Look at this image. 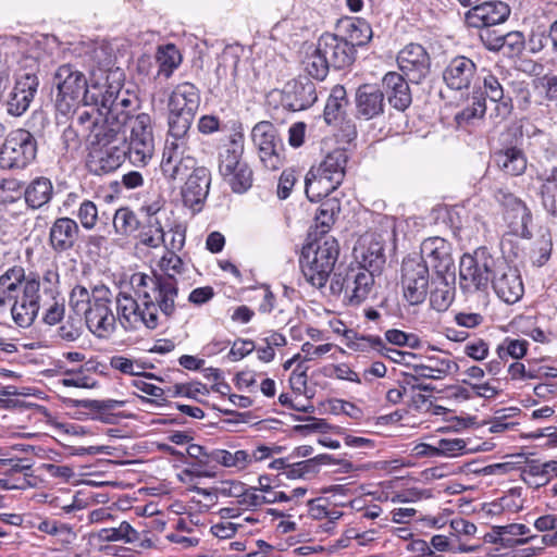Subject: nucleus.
Returning a JSON list of instances; mask_svg holds the SVG:
<instances>
[{
    "label": "nucleus",
    "mask_w": 557,
    "mask_h": 557,
    "mask_svg": "<svg viewBox=\"0 0 557 557\" xmlns=\"http://www.w3.org/2000/svg\"><path fill=\"white\" fill-rule=\"evenodd\" d=\"M318 472V469H314V461L307 459L299 462L289 463L286 472V478L290 480L305 479L310 474H314Z\"/></svg>",
    "instance_id": "60"
},
{
    "label": "nucleus",
    "mask_w": 557,
    "mask_h": 557,
    "mask_svg": "<svg viewBox=\"0 0 557 557\" xmlns=\"http://www.w3.org/2000/svg\"><path fill=\"white\" fill-rule=\"evenodd\" d=\"M287 499V493L278 491L273 493H267V495H261L257 493L256 487H249L248 494H246L240 502V506L248 508H257L262 506L263 504H274L281 500Z\"/></svg>",
    "instance_id": "45"
},
{
    "label": "nucleus",
    "mask_w": 557,
    "mask_h": 557,
    "mask_svg": "<svg viewBox=\"0 0 557 557\" xmlns=\"http://www.w3.org/2000/svg\"><path fill=\"white\" fill-rule=\"evenodd\" d=\"M385 339L395 346H408L417 348L420 345L419 338L414 334H408L397 329H391L385 332Z\"/></svg>",
    "instance_id": "58"
},
{
    "label": "nucleus",
    "mask_w": 557,
    "mask_h": 557,
    "mask_svg": "<svg viewBox=\"0 0 557 557\" xmlns=\"http://www.w3.org/2000/svg\"><path fill=\"white\" fill-rule=\"evenodd\" d=\"M244 152V136L236 133L231 136L228 143L219 153V172L224 177L232 174L239 164H244L242 156Z\"/></svg>",
    "instance_id": "29"
},
{
    "label": "nucleus",
    "mask_w": 557,
    "mask_h": 557,
    "mask_svg": "<svg viewBox=\"0 0 557 557\" xmlns=\"http://www.w3.org/2000/svg\"><path fill=\"white\" fill-rule=\"evenodd\" d=\"M441 282L430 294V304L436 311H445L454 300V288L447 282L446 275L438 276Z\"/></svg>",
    "instance_id": "44"
},
{
    "label": "nucleus",
    "mask_w": 557,
    "mask_h": 557,
    "mask_svg": "<svg viewBox=\"0 0 557 557\" xmlns=\"http://www.w3.org/2000/svg\"><path fill=\"white\" fill-rule=\"evenodd\" d=\"M234 193H244L252 185V171L245 162L230 175L224 176Z\"/></svg>",
    "instance_id": "47"
},
{
    "label": "nucleus",
    "mask_w": 557,
    "mask_h": 557,
    "mask_svg": "<svg viewBox=\"0 0 557 557\" xmlns=\"http://www.w3.org/2000/svg\"><path fill=\"white\" fill-rule=\"evenodd\" d=\"M428 263L419 257H408L401 263L400 286L404 300L410 306L423 304L430 292Z\"/></svg>",
    "instance_id": "9"
},
{
    "label": "nucleus",
    "mask_w": 557,
    "mask_h": 557,
    "mask_svg": "<svg viewBox=\"0 0 557 557\" xmlns=\"http://www.w3.org/2000/svg\"><path fill=\"white\" fill-rule=\"evenodd\" d=\"M467 443L462 438H443L440 440L436 449H437V457L444 456V457H457L459 455H462L466 449Z\"/></svg>",
    "instance_id": "57"
},
{
    "label": "nucleus",
    "mask_w": 557,
    "mask_h": 557,
    "mask_svg": "<svg viewBox=\"0 0 557 557\" xmlns=\"http://www.w3.org/2000/svg\"><path fill=\"white\" fill-rule=\"evenodd\" d=\"M157 61L159 63V75L169 78L181 64L182 57L176 47L170 44L158 49Z\"/></svg>",
    "instance_id": "42"
},
{
    "label": "nucleus",
    "mask_w": 557,
    "mask_h": 557,
    "mask_svg": "<svg viewBox=\"0 0 557 557\" xmlns=\"http://www.w3.org/2000/svg\"><path fill=\"white\" fill-rule=\"evenodd\" d=\"M495 198L502 206L516 212V215L520 216L522 221L529 216L527 206L512 194L500 189L495 194Z\"/></svg>",
    "instance_id": "55"
},
{
    "label": "nucleus",
    "mask_w": 557,
    "mask_h": 557,
    "mask_svg": "<svg viewBox=\"0 0 557 557\" xmlns=\"http://www.w3.org/2000/svg\"><path fill=\"white\" fill-rule=\"evenodd\" d=\"M77 219L85 230H92L98 221L97 206L90 200H84L77 210Z\"/></svg>",
    "instance_id": "56"
},
{
    "label": "nucleus",
    "mask_w": 557,
    "mask_h": 557,
    "mask_svg": "<svg viewBox=\"0 0 557 557\" xmlns=\"http://www.w3.org/2000/svg\"><path fill=\"white\" fill-rule=\"evenodd\" d=\"M78 112L77 123L88 132L91 164L96 173H110L127 158L146 166L154 152L152 119L140 112L139 99L128 90L108 86L98 92V104Z\"/></svg>",
    "instance_id": "1"
},
{
    "label": "nucleus",
    "mask_w": 557,
    "mask_h": 557,
    "mask_svg": "<svg viewBox=\"0 0 557 557\" xmlns=\"http://www.w3.org/2000/svg\"><path fill=\"white\" fill-rule=\"evenodd\" d=\"M348 347L356 351H370L379 352V349L384 348V341L375 335H355L349 339Z\"/></svg>",
    "instance_id": "54"
},
{
    "label": "nucleus",
    "mask_w": 557,
    "mask_h": 557,
    "mask_svg": "<svg viewBox=\"0 0 557 557\" xmlns=\"http://www.w3.org/2000/svg\"><path fill=\"white\" fill-rule=\"evenodd\" d=\"M397 63L409 82L419 84L430 72V57L418 44L407 45L397 55Z\"/></svg>",
    "instance_id": "16"
},
{
    "label": "nucleus",
    "mask_w": 557,
    "mask_h": 557,
    "mask_svg": "<svg viewBox=\"0 0 557 557\" xmlns=\"http://www.w3.org/2000/svg\"><path fill=\"white\" fill-rule=\"evenodd\" d=\"M347 301L350 306L362 304L374 287V273L362 268H349L346 271Z\"/></svg>",
    "instance_id": "22"
},
{
    "label": "nucleus",
    "mask_w": 557,
    "mask_h": 557,
    "mask_svg": "<svg viewBox=\"0 0 557 557\" xmlns=\"http://www.w3.org/2000/svg\"><path fill=\"white\" fill-rule=\"evenodd\" d=\"M199 106L200 91L189 82L176 85L169 97L168 108L172 111L196 115Z\"/></svg>",
    "instance_id": "26"
},
{
    "label": "nucleus",
    "mask_w": 557,
    "mask_h": 557,
    "mask_svg": "<svg viewBox=\"0 0 557 557\" xmlns=\"http://www.w3.org/2000/svg\"><path fill=\"white\" fill-rule=\"evenodd\" d=\"M296 181L297 177L294 170L288 169L282 172L277 184V196L280 199L289 197Z\"/></svg>",
    "instance_id": "64"
},
{
    "label": "nucleus",
    "mask_w": 557,
    "mask_h": 557,
    "mask_svg": "<svg viewBox=\"0 0 557 557\" xmlns=\"http://www.w3.org/2000/svg\"><path fill=\"white\" fill-rule=\"evenodd\" d=\"M348 106L346 89L342 85L332 88L324 108V119L327 123L337 120Z\"/></svg>",
    "instance_id": "41"
},
{
    "label": "nucleus",
    "mask_w": 557,
    "mask_h": 557,
    "mask_svg": "<svg viewBox=\"0 0 557 557\" xmlns=\"http://www.w3.org/2000/svg\"><path fill=\"white\" fill-rule=\"evenodd\" d=\"M39 290L40 281L36 275H26L25 269L18 264L8 268L0 275V311L10 308L17 326H30L40 309Z\"/></svg>",
    "instance_id": "3"
},
{
    "label": "nucleus",
    "mask_w": 557,
    "mask_h": 557,
    "mask_svg": "<svg viewBox=\"0 0 557 557\" xmlns=\"http://www.w3.org/2000/svg\"><path fill=\"white\" fill-rule=\"evenodd\" d=\"M492 285L497 296L506 304H516L524 293L518 270L504 261L497 263Z\"/></svg>",
    "instance_id": "15"
},
{
    "label": "nucleus",
    "mask_w": 557,
    "mask_h": 557,
    "mask_svg": "<svg viewBox=\"0 0 557 557\" xmlns=\"http://www.w3.org/2000/svg\"><path fill=\"white\" fill-rule=\"evenodd\" d=\"M318 99L315 84L308 77H299L288 83L284 90V106L292 111L311 107Z\"/></svg>",
    "instance_id": "20"
},
{
    "label": "nucleus",
    "mask_w": 557,
    "mask_h": 557,
    "mask_svg": "<svg viewBox=\"0 0 557 557\" xmlns=\"http://www.w3.org/2000/svg\"><path fill=\"white\" fill-rule=\"evenodd\" d=\"M482 88L485 97L496 103V116L502 120L507 119L512 111V100L509 96L505 95V89L499 78L491 72H486L482 76Z\"/></svg>",
    "instance_id": "28"
},
{
    "label": "nucleus",
    "mask_w": 557,
    "mask_h": 557,
    "mask_svg": "<svg viewBox=\"0 0 557 557\" xmlns=\"http://www.w3.org/2000/svg\"><path fill=\"white\" fill-rule=\"evenodd\" d=\"M493 160L497 168L511 176L523 174L528 166V160L518 147H507L494 152Z\"/></svg>",
    "instance_id": "31"
},
{
    "label": "nucleus",
    "mask_w": 557,
    "mask_h": 557,
    "mask_svg": "<svg viewBox=\"0 0 557 557\" xmlns=\"http://www.w3.org/2000/svg\"><path fill=\"white\" fill-rule=\"evenodd\" d=\"M408 78L396 72H388L383 77V87L387 100L396 110L405 111L412 101Z\"/></svg>",
    "instance_id": "25"
},
{
    "label": "nucleus",
    "mask_w": 557,
    "mask_h": 557,
    "mask_svg": "<svg viewBox=\"0 0 557 557\" xmlns=\"http://www.w3.org/2000/svg\"><path fill=\"white\" fill-rule=\"evenodd\" d=\"M99 542H123L136 544L139 540V532L127 521H122L117 527L103 528L94 534Z\"/></svg>",
    "instance_id": "39"
},
{
    "label": "nucleus",
    "mask_w": 557,
    "mask_h": 557,
    "mask_svg": "<svg viewBox=\"0 0 557 557\" xmlns=\"http://www.w3.org/2000/svg\"><path fill=\"white\" fill-rule=\"evenodd\" d=\"M476 71L475 63L463 55L450 60L443 72V78L450 89H467L471 85Z\"/></svg>",
    "instance_id": "23"
},
{
    "label": "nucleus",
    "mask_w": 557,
    "mask_h": 557,
    "mask_svg": "<svg viewBox=\"0 0 557 557\" xmlns=\"http://www.w3.org/2000/svg\"><path fill=\"white\" fill-rule=\"evenodd\" d=\"M37 154V140L27 129L16 128L4 138L0 148V168L3 170L24 169Z\"/></svg>",
    "instance_id": "8"
},
{
    "label": "nucleus",
    "mask_w": 557,
    "mask_h": 557,
    "mask_svg": "<svg viewBox=\"0 0 557 557\" xmlns=\"http://www.w3.org/2000/svg\"><path fill=\"white\" fill-rule=\"evenodd\" d=\"M211 183L210 171L205 166H196L187 177L182 189L184 205L194 210L206 200Z\"/></svg>",
    "instance_id": "19"
},
{
    "label": "nucleus",
    "mask_w": 557,
    "mask_h": 557,
    "mask_svg": "<svg viewBox=\"0 0 557 557\" xmlns=\"http://www.w3.org/2000/svg\"><path fill=\"white\" fill-rule=\"evenodd\" d=\"M251 138L263 165L269 170H277L282 165V143L274 125L267 121L259 122L252 128Z\"/></svg>",
    "instance_id": "12"
},
{
    "label": "nucleus",
    "mask_w": 557,
    "mask_h": 557,
    "mask_svg": "<svg viewBox=\"0 0 557 557\" xmlns=\"http://www.w3.org/2000/svg\"><path fill=\"white\" fill-rule=\"evenodd\" d=\"M319 51L335 70L345 69L355 61V49L348 40L334 34H323L317 42Z\"/></svg>",
    "instance_id": "17"
},
{
    "label": "nucleus",
    "mask_w": 557,
    "mask_h": 557,
    "mask_svg": "<svg viewBox=\"0 0 557 557\" xmlns=\"http://www.w3.org/2000/svg\"><path fill=\"white\" fill-rule=\"evenodd\" d=\"M42 284L45 295L51 300H54L59 286V272L55 265L45 271L42 275Z\"/></svg>",
    "instance_id": "62"
},
{
    "label": "nucleus",
    "mask_w": 557,
    "mask_h": 557,
    "mask_svg": "<svg viewBox=\"0 0 557 557\" xmlns=\"http://www.w3.org/2000/svg\"><path fill=\"white\" fill-rule=\"evenodd\" d=\"M79 227L75 220L62 216L54 220L49 231V245L62 253L73 249L78 240Z\"/></svg>",
    "instance_id": "21"
},
{
    "label": "nucleus",
    "mask_w": 557,
    "mask_h": 557,
    "mask_svg": "<svg viewBox=\"0 0 557 557\" xmlns=\"http://www.w3.org/2000/svg\"><path fill=\"white\" fill-rule=\"evenodd\" d=\"M113 226L117 233L127 235L138 228V220L133 211L121 208L115 212Z\"/></svg>",
    "instance_id": "51"
},
{
    "label": "nucleus",
    "mask_w": 557,
    "mask_h": 557,
    "mask_svg": "<svg viewBox=\"0 0 557 557\" xmlns=\"http://www.w3.org/2000/svg\"><path fill=\"white\" fill-rule=\"evenodd\" d=\"M528 346L529 343L524 339L505 338L504 342L498 345L497 354L500 360H506L508 357L521 359L525 356Z\"/></svg>",
    "instance_id": "48"
},
{
    "label": "nucleus",
    "mask_w": 557,
    "mask_h": 557,
    "mask_svg": "<svg viewBox=\"0 0 557 557\" xmlns=\"http://www.w3.org/2000/svg\"><path fill=\"white\" fill-rule=\"evenodd\" d=\"M196 166L197 160L191 156L189 145H185L183 141H165L160 169L169 182L182 180L188 171Z\"/></svg>",
    "instance_id": "11"
},
{
    "label": "nucleus",
    "mask_w": 557,
    "mask_h": 557,
    "mask_svg": "<svg viewBox=\"0 0 557 557\" xmlns=\"http://www.w3.org/2000/svg\"><path fill=\"white\" fill-rule=\"evenodd\" d=\"M60 383L66 387L78 388H94L97 385V382L90 375H87L83 368L77 371H65L64 377L60 381Z\"/></svg>",
    "instance_id": "53"
},
{
    "label": "nucleus",
    "mask_w": 557,
    "mask_h": 557,
    "mask_svg": "<svg viewBox=\"0 0 557 557\" xmlns=\"http://www.w3.org/2000/svg\"><path fill=\"white\" fill-rule=\"evenodd\" d=\"M84 408L90 409L96 412L95 419L107 424L117 422L119 416L113 413L112 410L124 406V401L115 399L107 400H82L78 401Z\"/></svg>",
    "instance_id": "40"
},
{
    "label": "nucleus",
    "mask_w": 557,
    "mask_h": 557,
    "mask_svg": "<svg viewBox=\"0 0 557 557\" xmlns=\"http://www.w3.org/2000/svg\"><path fill=\"white\" fill-rule=\"evenodd\" d=\"M302 63L305 71L318 81H323L331 69L325 58L322 57V51H319L318 45L310 53H307Z\"/></svg>",
    "instance_id": "43"
},
{
    "label": "nucleus",
    "mask_w": 557,
    "mask_h": 557,
    "mask_svg": "<svg viewBox=\"0 0 557 557\" xmlns=\"http://www.w3.org/2000/svg\"><path fill=\"white\" fill-rule=\"evenodd\" d=\"M523 480L535 487L546 485L554 475H557V461L544 463L531 462L522 471Z\"/></svg>",
    "instance_id": "38"
},
{
    "label": "nucleus",
    "mask_w": 557,
    "mask_h": 557,
    "mask_svg": "<svg viewBox=\"0 0 557 557\" xmlns=\"http://www.w3.org/2000/svg\"><path fill=\"white\" fill-rule=\"evenodd\" d=\"M195 115L178 111L169 110L168 115V135L165 141L181 143L189 145V131Z\"/></svg>",
    "instance_id": "35"
},
{
    "label": "nucleus",
    "mask_w": 557,
    "mask_h": 557,
    "mask_svg": "<svg viewBox=\"0 0 557 557\" xmlns=\"http://www.w3.org/2000/svg\"><path fill=\"white\" fill-rule=\"evenodd\" d=\"M355 256L359 263L358 268L367 269V271L379 272L385 263L384 248L380 240L367 237L359 240L358 247L355 248Z\"/></svg>",
    "instance_id": "27"
},
{
    "label": "nucleus",
    "mask_w": 557,
    "mask_h": 557,
    "mask_svg": "<svg viewBox=\"0 0 557 557\" xmlns=\"http://www.w3.org/2000/svg\"><path fill=\"white\" fill-rule=\"evenodd\" d=\"M53 195V185L47 177L34 178L24 190L26 205L33 209H40L51 200Z\"/></svg>",
    "instance_id": "34"
},
{
    "label": "nucleus",
    "mask_w": 557,
    "mask_h": 557,
    "mask_svg": "<svg viewBox=\"0 0 557 557\" xmlns=\"http://www.w3.org/2000/svg\"><path fill=\"white\" fill-rule=\"evenodd\" d=\"M94 298V288L89 293L84 286H75L70 294V306L76 314L86 315L88 307H91V299Z\"/></svg>",
    "instance_id": "50"
},
{
    "label": "nucleus",
    "mask_w": 557,
    "mask_h": 557,
    "mask_svg": "<svg viewBox=\"0 0 557 557\" xmlns=\"http://www.w3.org/2000/svg\"><path fill=\"white\" fill-rule=\"evenodd\" d=\"M338 255L339 246L334 237H326L304 247L299 264L305 280L315 288L324 287Z\"/></svg>",
    "instance_id": "5"
},
{
    "label": "nucleus",
    "mask_w": 557,
    "mask_h": 557,
    "mask_svg": "<svg viewBox=\"0 0 557 557\" xmlns=\"http://www.w3.org/2000/svg\"><path fill=\"white\" fill-rule=\"evenodd\" d=\"M497 262L485 248L473 255H463L459 264V285L465 293L485 290L495 272Z\"/></svg>",
    "instance_id": "6"
},
{
    "label": "nucleus",
    "mask_w": 557,
    "mask_h": 557,
    "mask_svg": "<svg viewBox=\"0 0 557 557\" xmlns=\"http://www.w3.org/2000/svg\"><path fill=\"white\" fill-rule=\"evenodd\" d=\"M348 32V44L352 45V49L356 46L367 45L372 38V28L369 23L362 18H356L351 21L347 27Z\"/></svg>",
    "instance_id": "46"
},
{
    "label": "nucleus",
    "mask_w": 557,
    "mask_h": 557,
    "mask_svg": "<svg viewBox=\"0 0 557 557\" xmlns=\"http://www.w3.org/2000/svg\"><path fill=\"white\" fill-rule=\"evenodd\" d=\"M39 85L35 74L25 73L17 77L7 101V111L12 116H21L29 108Z\"/></svg>",
    "instance_id": "18"
},
{
    "label": "nucleus",
    "mask_w": 557,
    "mask_h": 557,
    "mask_svg": "<svg viewBox=\"0 0 557 557\" xmlns=\"http://www.w3.org/2000/svg\"><path fill=\"white\" fill-rule=\"evenodd\" d=\"M112 292L104 285L94 287L91 307H88L85 315L87 329L98 338H110L117 326V312L111 308Z\"/></svg>",
    "instance_id": "7"
},
{
    "label": "nucleus",
    "mask_w": 557,
    "mask_h": 557,
    "mask_svg": "<svg viewBox=\"0 0 557 557\" xmlns=\"http://www.w3.org/2000/svg\"><path fill=\"white\" fill-rule=\"evenodd\" d=\"M495 530L499 536H506V535L511 536V537L507 539L508 542L513 541L518 544L527 543L528 539L518 540L516 537L527 535L530 532V529L525 524H522V523H511V524H507V525H499V527H496Z\"/></svg>",
    "instance_id": "61"
},
{
    "label": "nucleus",
    "mask_w": 557,
    "mask_h": 557,
    "mask_svg": "<svg viewBox=\"0 0 557 557\" xmlns=\"http://www.w3.org/2000/svg\"><path fill=\"white\" fill-rule=\"evenodd\" d=\"M159 271H152L151 274L136 272L132 274V276L146 278L147 282L156 285V292H159L163 286L169 287L171 290L170 299L172 298V302L176 306L178 305L180 298V287H178V278L183 271L184 263L182 259L174 252L168 251L159 261Z\"/></svg>",
    "instance_id": "10"
},
{
    "label": "nucleus",
    "mask_w": 557,
    "mask_h": 557,
    "mask_svg": "<svg viewBox=\"0 0 557 557\" xmlns=\"http://www.w3.org/2000/svg\"><path fill=\"white\" fill-rule=\"evenodd\" d=\"M420 249V258L431 263L437 276L455 277V261L450 243L440 236L429 237L422 242Z\"/></svg>",
    "instance_id": "13"
},
{
    "label": "nucleus",
    "mask_w": 557,
    "mask_h": 557,
    "mask_svg": "<svg viewBox=\"0 0 557 557\" xmlns=\"http://www.w3.org/2000/svg\"><path fill=\"white\" fill-rule=\"evenodd\" d=\"M486 112L484 98L474 97L471 106L458 112L455 120L459 126L470 124L473 120L482 119Z\"/></svg>",
    "instance_id": "49"
},
{
    "label": "nucleus",
    "mask_w": 557,
    "mask_h": 557,
    "mask_svg": "<svg viewBox=\"0 0 557 557\" xmlns=\"http://www.w3.org/2000/svg\"><path fill=\"white\" fill-rule=\"evenodd\" d=\"M503 36L491 27H486L481 29L479 38L487 50L499 51L503 49Z\"/></svg>",
    "instance_id": "63"
},
{
    "label": "nucleus",
    "mask_w": 557,
    "mask_h": 557,
    "mask_svg": "<svg viewBox=\"0 0 557 557\" xmlns=\"http://www.w3.org/2000/svg\"><path fill=\"white\" fill-rule=\"evenodd\" d=\"M339 185L329 176L321 174L317 169H311L305 178V193L307 198L314 202L327 197Z\"/></svg>",
    "instance_id": "33"
},
{
    "label": "nucleus",
    "mask_w": 557,
    "mask_h": 557,
    "mask_svg": "<svg viewBox=\"0 0 557 557\" xmlns=\"http://www.w3.org/2000/svg\"><path fill=\"white\" fill-rule=\"evenodd\" d=\"M53 86L57 88L55 108L62 114H67L81 101L84 106L98 104L99 88H88L84 73L71 64L58 67Z\"/></svg>",
    "instance_id": "4"
},
{
    "label": "nucleus",
    "mask_w": 557,
    "mask_h": 557,
    "mask_svg": "<svg viewBox=\"0 0 557 557\" xmlns=\"http://www.w3.org/2000/svg\"><path fill=\"white\" fill-rule=\"evenodd\" d=\"M413 377L442 380L448 374L456 372L458 364L448 358L430 357L426 363L413 364Z\"/></svg>",
    "instance_id": "32"
},
{
    "label": "nucleus",
    "mask_w": 557,
    "mask_h": 557,
    "mask_svg": "<svg viewBox=\"0 0 557 557\" xmlns=\"http://www.w3.org/2000/svg\"><path fill=\"white\" fill-rule=\"evenodd\" d=\"M347 161L348 156L346 151L336 149L330 152L315 169L341 185L346 174Z\"/></svg>",
    "instance_id": "36"
},
{
    "label": "nucleus",
    "mask_w": 557,
    "mask_h": 557,
    "mask_svg": "<svg viewBox=\"0 0 557 557\" xmlns=\"http://www.w3.org/2000/svg\"><path fill=\"white\" fill-rule=\"evenodd\" d=\"M357 115L371 120L384 111V92L376 86L364 84L356 91Z\"/></svg>",
    "instance_id": "24"
},
{
    "label": "nucleus",
    "mask_w": 557,
    "mask_h": 557,
    "mask_svg": "<svg viewBox=\"0 0 557 557\" xmlns=\"http://www.w3.org/2000/svg\"><path fill=\"white\" fill-rule=\"evenodd\" d=\"M510 15V8L503 1H485L475 4L465 13L468 27L482 29L502 24Z\"/></svg>",
    "instance_id": "14"
},
{
    "label": "nucleus",
    "mask_w": 557,
    "mask_h": 557,
    "mask_svg": "<svg viewBox=\"0 0 557 557\" xmlns=\"http://www.w3.org/2000/svg\"><path fill=\"white\" fill-rule=\"evenodd\" d=\"M537 178L542 182L541 195L544 208L548 213L557 216V166L544 170Z\"/></svg>",
    "instance_id": "37"
},
{
    "label": "nucleus",
    "mask_w": 557,
    "mask_h": 557,
    "mask_svg": "<svg viewBox=\"0 0 557 557\" xmlns=\"http://www.w3.org/2000/svg\"><path fill=\"white\" fill-rule=\"evenodd\" d=\"M186 453L189 458L194 459V462L189 463V467L184 469L183 473L190 478H214L216 472L214 470L213 460L210 458V451L203 446L198 444H190Z\"/></svg>",
    "instance_id": "30"
},
{
    "label": "nucleus",
    "mask_w": 557,
    "mask_h": 557,
    "mask_svg": "<svg viewBox=\"0 0 557 557\" xmlns=\"http://www.w3.org/2000/svg\"><path fill=\"white\" fill-rule=\"evenodd\" d=\"M129 284L137 298L126 292H119L115 296L117 321L125 331H139L143 327L156 330L161 323V317L168 320L174 315L177 306L170 301L169 287L163 286L156 292V285L143 276L132 275Z\"/></svg>",
    "instance_id": "2"
},
{
    "label": "nucleus",
    "mask_w": 557,
    "mask_h": 557,
    "mask_svg": "<svg viewBox=\"0 0 557 557\" xmlns=\"http://www.w3.org/2000/svg\"><path fill=\"white\" fill-rule=\"evenodd\" d=\"M525 45L524 36L521 32H509L503 36V49L509 57L519 55Z\"/></svg>",
    "instance_id": "59"
},
{
    "label": "nucleus",
    "mask_w": 557,
    "mask_h": 557,
    "mask_svg": "<svg viewBox=\"0 0 557 557\" xmlns=\"http://www.w3.org/2000/svg\"><path fill=\"white\" fill-rule=\"evenodd\" d=\"M339 210V205L334 199L325 200L321 203L315 214L317 226L321 228V233H326L334 223L335 211Z\"/></svg>",
    "instance_id": "52"
}]
</instances>
